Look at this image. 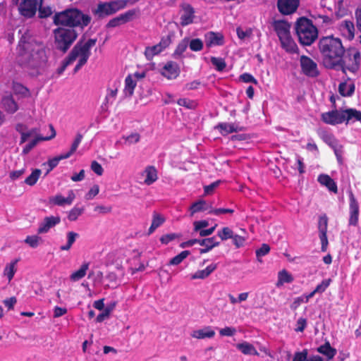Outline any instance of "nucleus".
<instances>
[{"label": "nucleus", "instance_id": "1", "mask_svg": "<svg viewBox=\"0 0 361 361\" xmlns=\"http://www.w3.org/2000/svg\"><path fill=\"white\" fill-rule=\"evenodd\" d=\"M21 37L18 42V61L21 66L30 69V74L41 73L46 66L48 59L43 44L37 42L27 28L19 30Z\"/></svg>", "mask_w": 361, "mask_h": 361}, {"label": "nucleus", "instance_id": "2", "mask_svg": "<svg viewBox=\"0 0 361 361\" xmlns=\"http://www.w3.org/2000/svg\"><path fill=\"white\" fill-rule=\"evenodd\" d=\"M319 49L326 68L332 69L342 66L341 58L343 56L345 50L340 39L333 37H322L319 42Z\"/></svg>", "mask_w": 361, "mask_h": 361}, {"label": "nucleus", "instance_id": "3", "mask_svg": "<svg viewBox=\"0 0 361 361\" xmlns=\"http://www.w3.org/2000/svg\"><path fill=\"white\" fill-rule=\"evenodd\" d=\"M91 21L89 15L84 14L78 8H68L61 12L56 13L53 18V22L56 25H62L66 28L79 27L83 29Z\"/></svg>", "mask_w": 361, "mask_h": 361}, {"label": "nucleus", "instance_id": "4", "mask_svg": "<svg viewBox=\"0 0 361 361\" xmlns=\"http://www.w3.org/2000/svg\"><path fill=\"white\" fill-rule=\"evenodd\" d=\"M97 39H90L85 43L80 39L73 47L68 56L62 61L61 67L57 70L59 75H61L66 68L73 63L78 57L80 59L87 61L91 55L90 49L96 44Z\"/></svg>", "mask_w": 361, "mask_h": 361}, {"label": "nucleus", "instance_id": "5", "mask_svg": "<svg viewBox=\"0 0 361 361\" xmlns=\"http://www.w3.org/2000/svg\"><path fill=\"white\" fill-rule=\"evenodd\" d=\"M53 37L54 49L62 54H65L78 38V33L73 28L59 27L53 30Z\"/></svg>", "mask_w": 361, "mask_h": 361}, {"label": "nucleus", "instance_id": "6", "mask_svg": "<svg viewBox=\"0 0 361 361\" xmlns=\"http://www.w3.org/2000/svg\"><path fill=\"white\" fill-rule=\"evenodd\" d=\"M295 29L298 40L302 45H311L318 37L317 28L311 20L305 17H300L297 20Z\"/></svg>", "mask_w": 361, "mask_h": 361}, {"label": "nucleus", "instance_id": "7", "mask_svg": "<svg viewBox=\"0 0 361 361\" xmlns=\"http://www.w3.org/2000/svg\"><path fill=\"white\" fill-rule=\"evenodd\" d=\"M360 52L355 48L349 49L347 54L341 58L342 66H338L334 69L341 70L344 73H346V71L355 73L360 69Z\"/></svg>", "mask_w": 361, "mask_h": 361}, {"label": "nucleus", "instance_id": "8", "mask_svg": "<svg viewBox=\"0 0 361 361\" xmlns=\"http://www.w3.org/2000/svg\"><path fill=\"white\" fill-rule=\"evenodd\" d=\"M128 0H116L109 2H99L92 13L98 18H104L111 16L126 7Z\"/></svg>", "mask_w": 361, "mask_h": 361}, {"label": "nucleus", "instance_id": "9", "mask_svg": "<svg viewBox=\"0 0 361 361\" xmlns=\"http://www.w3.org/2000/svg\"><path fill=\"white\" fill-rule=\"evenodd\" d=\"M195 8L188 3H182L180 4V24L185 27L193 23L195 18Z\"/></svg>", "mask_w": 361, "mask_h": 361}, {"label": "nucleus", "instance_id": "10", "mask_svg": "<svg viewBox=\"0 0 361 361\" xmlns=\"http://www.w3.org/2000/svg\"><path fill=\"white\" fill-rule=\"evenodd\" d=\"M323 122L329 125H337L345 121L344 110L334 109L321 115Z\"/></svg>", "mask_w": 361, "mask_h": 361}, {"label": "nucleus", "instance_id": "11", "mask_svg": "<svg viewBox=\"0 0 361 361\" xmlns=\"http://www.w3.org/2000/svg\"><path fill=\"white\" fill-rule=\"evenodd\" d=\"M37 5V0H20L18 11L25 18H32L36 13Z\"/></svg>", "mask_w": 361, "mask_h": 361}, {"label": "nucleus", "instance_id": "12", "mask_svg": "<svg viewBox=\"0 0 361 361\" xmlns=\"http://www.w3.org/2000/svg\"><path fill=\"white\" fill-rule=\"evenodd\" d=\"M349 196V225L356 226L359 219V204L354 194L350 190Z\"/></svg>", "mask_w": 361, "mask_h": 361}, {"label": "nucleus", "instance_id": "13", "mask_svg": "<svg viewBox=\"0 0 361 361\" xmlns=\"http://www.w3.org/2000/svg\"><path fill=\"white\" fill-rule=\"evenodd\" d=\"M300 61L302 73L305 75L312 78L317 77L319 75V72L317 63L310 57L302 56Z\"/></svg>", "mask_w": 361, "mask_h": 361}, {"label": "nucleus", "instance_id": "14", "mask_svg": "<svg viewBox=\"0 0 361 361\" xmlns=\"http://www.w3.org/2000/svg\"><path fill=\"white\" fill-rule=\"evenodd\" d=\"M300 5V0H277V8L279 12L288 16L294 13Z\"/></svg>", "mask_w": 361, "mask_h": 361}, {"label": "nucleus", "instance_id": "15", "mask_svg": "<svg viewBox=\"0 0 361 361\" xmlns=\"http://www.w3.org/2000/svg\"><path fill=\"white\" fill-rule=\"evenodd\" d=\"M328 218L326 215L320 216L318 223L319 236L321 240V250L326 252L329 244L327 238Z\"/></svg>", "mask_w": 361, "mask_h": 361}, {"label": "nucleus", "instance_id": "16", "mask_svg": "<svg viewBox=\"0 0 361 361\" xmlns=\"http://www.w3.org/2000/svg\"><path fill=\"white\" fill-rule=\"evenodd\" d=\"M135 15V10H128L124 13H121L119 16L111 19L108 23L106 25V28H113L116 27H118L121 25H123L126 23L130 22L133 19V17Z\"/></svg>", "mask_w": 361, "mask_h": 361}, {"label": "nucleus", "instance_id": "17", "mask_svg": "<svg viewBox=\"0 0 361 361\" xmlns=\"http://www.w3.org/2000/svg\"><path fill=\"white\" fill-rule=\"evenodd\" d=\"M61 222V218L59 216H49L44 218L39 224L37 228V234H44L48 233L51 228H54Z\"/></svg>", "mask_w": 361, "mask_h": 361}, {"label": "nucleus", "instance_id": "18", "mask_svg": "<svg viewBox=\"0 0 361 361\" xmlns=\"http://www.w3.org/2000/svg\"><path fill=\"white\" fill-rule=\"evenodd\" d=\"M161 74L170 80L176 78L180 74L178 63L174 61L167 62L161 70Z\"/></svg>", "mask_w": 361, "mask_h": 361}, {"label": "nucleus", "instance_id": "19", "mask_svg": "<svg viewBox=\"0 0 361 361\" xmlns=\"http://www.w3.org/2000/svg\"><path fill=\"white\" fill-rule=\"evenodd\" d=\"M205 43L208 47L221 46L224 43V36L219 32H209L205 35Z\"/></svg>", "mask_w": 361, "mask_h": 361}, {"label": "nucleus", "instance_id": "20", "mask_svg": "<svg viewBox=\"0 0 361 361\" xmlns=\"http://www.w3.org/2000/svg\"><path fill=\"white\" fill-rule=\"evenodd\" d=\"M75 198L73 190L68 191V197H64L61 195H56L50 198L49 202L58 206H63L65 204L71 205Z\"/></svg>", "mask_w": 361, "mask_h": 361}, {"label": "nucleus", "instance_id": "21", "mask_svg": "<svg viewBox=\"0 0 361 361\" xmlns=\"http://www.w3.org/2000/svg\"><path fill=\"white\" fill-rule=\"evenodd\" d=\"M273 27L275 32H276L279 38H281L290 34V25L286 20H274L273 23Z\"/></svg>", "mask_w": 361, "mask_h": 361}, {"label": "nucleus", "instance_id": "22", "mask_svg": "<svg viewBox=\"0 0 361 361\" xmlns=\"http://www.w3.org/2000/svg\"><path fill=\"white\" fill-rule=\"evenodd\" d=\"M51 135L48 137L38 136L32 139L29 143H27L23 149L22 153L23 154H28L40 141L49 140L52 139L56 135V132L52 126H51Z\"/></svg>", "mask_w": 361, "mask_h": 361}, {"label": "nucleus", "instance_id": "23", "mask_svg": "<svg viewBox=\"0 0 361 361\" xmlns=\"http://www.w3.org/2000/svg\"><path fill=\"white\" fill-rule=\"evenodd\" d=\"M142 176H145L144 183L147 185H150L158 179L157 170L153 166H147L142 173Z\"/></svg>", "mask_w": 361, "mask_h": 361}, {"label": "nucleus", "instance_id": "24", "mask_svg": "<svg viewBox=\"0 0 361 361\" xmlns=\"http://www.w3.org/2000/svg\"><path fill=\"white\" fill-rule=\"evenodd\" d=\"M317 180L321 185H325L329 191L334 193L338 192L337 185L329 176L326 174H321L318 176Z\"/></svg>", "mask_w": 361, "mask_h": 361}, {"label": "nucleus", "instance_id": "25", "mask_svg": "<svg viewBox=\"0 0 361 361\" xmlns=\"http://www.w3.org/2000/svg\"><path fill=\"white\" fill-rule=\"evenodd\" d=\"M355 92V84L348 78L347 81L342 82L338 85V92L343 97H350Z\"/></svg>", "mask_w": 361, "mask_h": 361}, {"label": "nucleus", "instance_id": "26", "mask_svg": "<svg viewBox=\"0 0 361 361\" xmlns=\"http://www.w3.org/2000/svg\"><path fill=\"white\" fill-rule=\"evenodd\" d=\"M215 335V331L212 330L211 326H206L202 329L193 331L191 336L197 339H204L207 338H212Z\"/></svg>", "mask_w": 361, "mask_h": 361}, {"label": "nucleus", "instance_id": "27", "mask_svg": "<svg viewBox=\"0 0 361 361\" xmlns=\"http://www.w3.org/2000/svg\"><path fill=\"white\" fill-rule=\"evenodd\" d=\"M279 40L281 42V47L284 49H286V51L290 53L296 52L298 47L297 44L293 41V39H292L290 34L281 38H279Z\"/></svg>", "mask_w": 361, "mask_h": 361}, {"label": "nucleus", "instance_id": "28", "mask_svg": "<svg viewBox=\"0 0 361 361\" xmlns=\"http://www.w3.org/2000/svg\"><path fill=\"white\" fill-rule=\"evenodd\" d=\"M197 243L202 246L205 247L204 248H202L200 250V252L201 254L206 253L209 252L210 250H212L213 247L218 246L219 245V242L216 240L215 237L197 240Z\"/></svg>", "mask_w": 361, "mask_h": 361}, {"label": "nucleus", "instance_id": "29", "mask_svg": "<svg viewBox=\"0 0 361 361\" xmlns=\"http://www.w3.org/2000/svg\"><path fill=\"white\" fill-rule=\"evenodd\" d=\"M217 266L216 264H212L202 270L197 271L192 275V279H204L208 277L216 269Z\"/></svg>", "mask_w": 361, "mask_h": 361}, {"label": "nucleus", "instance_id": "30", "mask_svg": "<svg viewBox=\"0 0 361 361\" xmlns=\"http://www.w3.org/2000/svg\"><path fill=\"white\" fill-rule=\"evenodd\" d=\"M2 104L4 109L9 114H14L18 109L17 103L11 96L4 97Z\"/></svg>", "mask_w": 361, "mask_h": 361}, {"label": "nucleus", "instance_id": "31", "mask_svg": "<svg viewBox=\"0 0 361 361\" xmlns=\"http://www.w3.org/2000/svg\"><path fill=\"white\" fill-rule=\"evenodd\" d=\"M219 129L220 133L222 135H226L233 132H238L242 130L241 128H238L233 123H221L216 127Z\"/></svg>", "mask_w": 361, "mask_h": 361}, {"label": "nucleus", "instance_id": "32", "mask_svg": "<svg viewBox=\"0 0 361 361\" xmlns=\"http://www.w3.org/2000/svg\"><path fill=\"white\" fill-rule=\"evenodd\" d=\"M293 276L286 269H283L278 273V281L276 283V287H281L284 283H290L293 281Z\"/></svg>", "mask_w": 361, "mask_h": 361}, {"label": "nucleus", "instance_id": "33", "mask_svg": "<svg viewBox=\"0 0 361 361\" xmlns=\"http://www.w3.org/2000/svg\"><path fill=\"white\" fill-rule=\"evenodd\" d=\"M345 121L348 123L350 121L361 122V111L355 109H347L344 110Z\"/></svg>", "mask_w": 361, "mask_h": 361}, {"label": "nucleus", "instance_id": "34", "mask_svg": "<svg viewBox=\"0 0 361 361\" xmlns=\"http://www.w3.org/2000/svg\"><path fill=\"white\" fill-rule=\"evenodd\" d=\"M89 269V263L85 262L83 263L80 269L73 273L71 274L70 276V279L73 281H78L85 277L86 275L87 271Z\"/></svg>", "mask_w": 361, "mask_h": 361}, {"label": "nucleus", "instance_id": "35", "mask_svg": "<svg viewBox=\"0 0 361 361\" xmlns=\"http://www.w3.org/2000/svg\"><path fill=\"white\" fill-rule=\"evenodd\" d=\"M236 348L245 355H259L258 352L257 351L255 348L253 346V345H252L247 342L238 343L236 345Z\"/></svg>", "mask_w": 361, "mask_h": 361}, {"label": "nucleus", "instance_id": "36", "mask_svg": "<svg viewBox=\"0 0 361 361\" xmlns=\"http://www.w3.org/2000/svg\"><path fill=\"white\" fill-rule=\"evenodd\" d=\"M165 219L163 216L157 212H154L152 224L149 228L148 234H152L158 227L162 225Z\"/></svg>", "mask_w": 361, "mask_h": 361}, {"label": "nucleus", "instance_id": "37", "mask_svg": "<svg viewBox=\"0 0 361 361\" xmlns=\"http://www.w3.org/2000/svg\"><path fill=\"white\" fill-rule=\"evenodd\" d=\"M317 351L326 356L328 360L332 359L336 353V349L333 348L329 342H326L325 344L319 346L317 348Z\"/></svg>", "mask_w": 361, "mask_h": 361}, {"label": "nucleus", "instance_id": "38", "mask_svg": "<svg viewBox=\"0 0 361 361\" xmlns=\"http://www.w3.org/2000/svg\"><path fill=\"white\" fill-rule=\"evenodd\" d=\"M135 86L136 80L133 79V75H128L125 79V94L126 96L131 97L133 94Z\"/></svg>", "mask_w": 361, "mask_h": 361}, {"label": "nucleus", "instance_id": "39", "mask_svg": "<svg viewBox=\"0 0 361 361\" xmlns=\"http://www.w3.org/2000/svg\"><path fill=\"white\" fill-rule=\"evenodd\" d=\"M344 35L349 39H353L355 35V27L353 22L350 20H345L342 25L341 29Z\"/></svg>", "mask_w": 361, "mask_h": 361}, {"label": "nucleus", "instance_id": "40", "mask_svg": "<svg viewBox=\"0 0 361 361\" xmlns=\"http://www.w3.org/2000/svg\"><path fill=\"white\" fill-rule=\"evenodd\" d=\"M320 137L323 140V141L332 149L336 147L337 145H340L338 143V141L334 137V135L328 132H323L322 133H321Z\"/></svg>", "mask_w": 361, "mask_h": 361}, {"label": "nucleus", "instance_id": "41", "mask_svg": "<svg viewBox=\"0 0 361 361\" xmlns=\"http://www.w3.org/2000/svg\"><path fill=\"white\" fill-rule=\"evenodd\" d=\"M78 233L73 232V231H69L67 233V243L66 245H61L60 247V250L63 251H68L69 250L73 244L75 243L76 238L78 237Z\"/></svg>", "mask_w": 361, "mask_h": 361}, {"label": "nucleus", "instance_id": "42", "mask_svg": "<svg viewBox=\"0 0 361 361\" xmlns=\"http://www.w3.org/2000/svg\"><path fill=\"white\" fill-rule=\"evenodd\" d=\"M24 242L30 247L36 248L42 243V239L38 235H27L24 240Z\"/></svg>", "mask_w": 361, "mask_h": 361}, {"label": "nucleus", "instance_id": "43", "mask_svg": "<svg viewBox=\"0 0 361 361\" xmlns=\"http://www.w3.org/2000/svg\"><path fill=\"white\" fill-rule=\"evenodd\" d=\"M163 50L158 44L152 47H147L145 51V55L147 60H151L155 55L159 54Z\"/></svg>", "mask_w": 361, "mask_h": 361}, {"label": "nucleus", "instance_id": "44", "mask_svg": "<svg viewBox=\"0 0 361 361\" xmlns=\"http://www.w3.org/2000/svg\"><path fill=\"white\" fill-rule=\"evenodd\" d=\"M68 154H61L59 156L55 157L53 159H51L48 161L47 164L49 166V169H47V171L46 172L45 175H47L51 171H52L59 164V162L65 159H68Z\"/></svg>", "mask_w": 361, "mask_h": 361}, {"label": "nucleus", "instance_id": "45", "mask_svg": "<svg viewBox=\"0 0 361 361\" xmlns=\"http://www.w3.org/2000/svg\"><path fill=\"white\" fill-rule=\"evenodd\" d=\"M42 171L40 169H36L32 171V173L25 179L24 183L30 186L34 185L39 179Z\"/></svg>", "mask_w": 361, "mask_h": 361}, {"label": "nucleus", "instance_id": "46", "mask_svg": "<svg viewBox=\"0 0 361 361\" xmlns=\"http://www.w3.org/2000/svg\"><path fill=\"white\" fill-rule=\"evenodd\" d=\"M18 259H15L13 262H11L10 264H7L4 269V275H6L8 279V281H11L12 279L14 276V274L16 273V265L18 263Z\"/></svg>", "mask_w": 361, "mask_h": 361}, {"label": "nucleus", "instance_id": "47", "mask_svg": "<svg viewBox=\"0 0 361 361\" xmlns=\"http://www.w3.org/2000/svg\"><path fill=\"white\" fill-rule=\"evenodd\" d=\"M13 90L15 94H20L23 97H27L30 94L29 90L19 82H13Z\"/></svg>", "mask_w": 361, "mask_h": 361}, {"label": "nucleus", "instance_id": "48", "mask_svg": "<svg viewBox=\"0 0 361 361\" xmlns=\"http://www.w3.org/2000/svg\"><path fill=\"white\" fill-rule=\"evenodd\" d=\"M211 63L214 66H215L216 70L218 71H224L226 66L225 60L222 58L212 56Z\"/></svg>", "mask_w": 361, "mask_h": 361}, {"label": "nucleus", "instance_id": "49", "mask_svg": "<svg viewBox=\"0 0 361 361\" xmlns=\"http://www.w3.org/2000/svg\"><path fill=\"white\" fill-rule=\"evenodd\" d=\"M190 254V252L188 250L182 251L180 254L175 256L170 260L169 264L178 265L180 264Z\"/></svg>", "mask_w": 361, "mask_h": 361}, {"label": "nucleus", "instance_id": "50", "mask_svg": "<svg viewBox=\"0 0 361 361\" xmlns=\"http://www.w3.org/2000/svg\"><path fill=\"white\" fill-rule=\"evenodd\" d=\"M188 46V39H183L177 46L176 49L174 51L173 56L175 58H178L182 55V54L186 50Z\"/></svg>", "mask_w": 361, "mask_h": 361}, {"label": "nucleus", "instance_id": "51", "mask_svg": "<svg viewBox=\"0 0 361 361\" xmlns=\"http://www.w3.org/2000/svg\"><path fill=\"white\" fill-rule=\"evenodd\" d=\"M207 209L206 207V202L204 200H200L193 203L190 207L191 214H194L195 213L205 211Z\"/></svg>", "mask_w": 361, "mask_h": 361}, {"label": "nucleus", "instance_id": "52", "mask_svg": "<svg viewBox=\"0 0 361 361\" xmlns=\"http://www.w3.org/2000/svg\"><path fill=\"white\" fill-rule=\"evenodd\" d=\"M84 208H79L77 207H73L71 209L68 213V219L71 221H74L78 219V218L84 212Z\"/></svg>", "mask_w": 361, "mask_h": 361}, {"label": "nucleus", "instance_id": "53", "mask_svg": "<svg viewBox=\"0 0 361 361\" xmlns=\"http://www.w3.org/2000/svg\"><path fill=\"white\" fill-rule=\"evenodd\" d=\"M115 305H116V302H114L111 306L106 307L102 313H100L99 314L97 315V317L96 318V322H102L105 319L108 318L111 312L114 308Z\"/></svg>", "mask_w": 361, "mask_h": 361}, {"label": "nucleus", "instance_id": "54", "mask_svg": "<svg viewBox=\"0 0 361 361\" xmlns=\"http://www.w3.org/2000/svg\"><path fill=\"white\" fill-rule=\"evenodd\" d=\"M82 137L83 136L81 133H77L76 137L73 142L72 143L70 150L67 153H66V154H68V157H70L76 151L77 148L78 147L79 145L82 141Z\"/></svg>", "mask_w": 361, "mask_h": 361}, {"label": "nucleus", "instance_id": "55", "mask_svg": "<svg viewBox=\"0 0 361 361\" xmlns=\"http://www.w3.org/2000/svg\"><path fill=\"white\" fill-rule=\"evenodd\" d=\"M233 235V231L228 227H224L221 231H218V236L222 240L232 238Z\"/></svg>", "mask_w": 361, "mask_h": 361}, {"label": "nucleus", "instance_id": "56", "mask_svg": "<svg viewBox=\"0 0 361 361\" xmlns=\"http://www.w3.org/2000/svg\"><path fill=\"white\" fill-rule=\"evenodd\" d=\"M188 46L192 51H199L203 48V42L200 39H192L188 43Z\"/></svg>", "mask_w": 361, "mask_h": 361}, {"label": "nucleus", "instance_id": "57", "mask_svg": "<svg viewBox=\"0 0 361 361\" xmlns=\"http://www.w3.org/2000/svg\"><path fill=\"white\" fill-rule=\"evenodd\" d=\"M106 279L109 281V283L105 286V288H114L117 286V275L115 273L109 272L106 274Z\"/></svg>", "mask_w": 361, "mask_h": 361}, {"label": "nucleus", "instance_id": "58", "mask_svg": "<svg viewBox=\"0 0 361 361\" xmlns=\"http://www.w3.org/2000/svg\"><path fill=\"white\" fill-rule=\"evenodd\" d=\"M270 251V247L269 245L264 243L262 245L261 247L257 249L256 250V256L257 258V260L260 262H262V260L260 258L269 253Z\"/></svg>", "mask_w": 361, "mask_h": 361}, {"label": "nucleus", "instance_id": "59", "mask_svg": "<svg viewBox=\"0 0 361 361\" xmlns=\"http://www.w3.org/2000/svg\"><path fill=\"white\" fill-rule=\"evenodd\" d=\"M53 11L50 6H44L42 4L39 7V17L46 18L52 14Z\"/></svg>", "mask_w": 361, "mask_h": 361}, {"label": "nucleus", "instance_id": "60", "mask_svg": "<svg viewBox=\"0 0 361 361\" xmlns=\"http://www.w3.org/2000/svg\"><path fill=\"white\" fill-rule=\"evenodd\" d=\"M16 130L18 131L21 137L20 140V144H23L25 142V138L27 135H25V131L27 130V126L23 123H18L16 125Z\"/></svg>", "mask_w": 361, "mask_h": 361}, {"label": "nucleus", "instance_id": "61", "mask_svg": "<svg viewBox=\"0 0 361 361\" xmlns=\"http://www.w3.org/2000/svg\"><path fill=\"white\" fill-rule=\"evenodd\" d=\"M177 103L178 105L185 106L189 109H195L196 106V103L194 101L185 98L179 99Z\"/></svg>", "mask_w": 361, "mask_h": 361}, {"label": "nucleus", "instance_id": "62", "mask_svg": "<svg viewBox=\"0 0 361 361\" xmlns=\"http://www.w3.org/2000/svg\"><path fill=\"white\" fill-rule=\"evenodd\" d=\"M334 154L336 157L337 161L339 164H343V146L341 145H338L336 147L333 148Z\"/></svg>", "mask_w": 361, "mask_h": 361}, {"label": "nucleus", "instance_id": "63", "mask_svg": "<svg viewBox=\"0 0 361 361\" xmlns=\"http://www.w3.org/2000/svg\"><path fill=\"white\" fill-rule=\"evenodd\" d=\"M307 350L304 349L301 352H296L294 355L293 361H306L307 357Z\"/></svg>", "mask_w": 361, "mask_h": 361}, {"label": "nucleus", "instance_id": "64", "mask_svg": "<svg viewBox=\"0 0 361 361\" xmlns=\"http://www.w3.org/2000/svg\"><path fill=\"white\" fill-rule=\"evenodd\" d=\"M236 333V329L233 327L226 326L219 330L221 336H233Z\"/></svg>", "mask_w": 361, "mask_h": 361}]
</instances>
